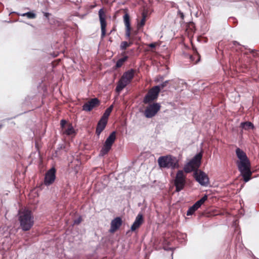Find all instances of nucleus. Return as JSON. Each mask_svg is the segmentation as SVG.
I'll list each match as a JSON object with an SVG mask.
<instances>
[{
	"mask_svg": "<svg viewBox=\"0 0 259 259\" xmlns=\"http://www.w3.org/2000/svg\"><path fill=\"white\" fill-rule=\"evenodd\" d=\"M168 83V80H166L164 82H163L162 83H161L160 85V90L162 89H163L165 87H166Z\"/></svg>",
	"mask_w": 259,
	"mask_h": 259,
	"instance_id": "obj_33",
	"label": "nucleus"
},
{
	"mask_svg": "<svg viewBox=\"0 0 259 259\" xmlns=\"http://www.w3.org/2000/svg\"><path fill=\"white\" fill-rule=\"evenodd\" d=\"M66 123L67 122L64 119H62L60 121V125L62 128L63 134L69 136L74 133V130L71 124L69 123L66 125Z\"/></svg>",
	"mask_w": 259,
	"mask_h": 259,
	"instance_id": "obj_14",
	"label": "nucleus"
},
{
	"mask_svg": "<svg viewBox=\"0 0 259 259\" xmlns=\"http://www.w3.org/2000/svg\"><path fill=\"white\" fill-rule=\"evenodd\" d=\"M100 103L99 100L96 98L91 99L84 104L82 106V110L88 112L91 111L95 107H98Z\"/></svg>",
	"mask_w": 259,
	"mask_h": 259,
	"instance_id": "obj_12",
	"label": "nucleus"
},
{
	"mask_svg": "<svg viewBox=\"0 0 259 259\" xmlns=\"http://www.w3.org/2000/svg\"><path fill=\"white\" fill-rule=\"evenodd\" d=\"M54 24L57 27H62L63 26V22L57 20H54Z\"/></svg>",
	"mask_w": 259,
	"mask_h": 259,
	"instance_id": "obj_31",
	"label": "nucleus"
},
{
	"mask_svg": "<svg viewBox=\"0 0 259 259\" xmlns=\"http://www.w3.org/2000/svg\"><path fill=\"white\" fill-rule=\"evenodd\" d=\"M186 184V175L183 170L177 171L174 180V185L176 187V192H179L183 190Z\"/></svg>",
	"mask_w": 259,
	"mask_h": 259,
	"instance_id": "obj_4",
	"label": "nucleus"
},
{
	"mask_svg": "<svg viewBox=\"0 0 259 259\" xmlns=\"http://www.w3.org/2000/svg\"><path fill=\"white\" fill-rule=\"evenodd\" d=\"M243 181L245 182H248L251 179L252 171L250 170V162L248 163H242L241 165L237 166Z\"/></svg>",
	"mask_w": 259,
	"mask_h": 259,
	"instance_id": "obj_8",
	"label": "nucleus"
},
{
	"mask_svg": "<svg viewBox=\"0 0 259 259\" xmlns=\"http://www.w3.org/2000/svg\"><path fill=\"white\" fill-rule=\"evenodd\" d=\"M125 54V52H123L121 54V55L123 57L120 59H119L116 62L115 67L116 68L121 67L123 64L125 63V61H126L128 58L127 56H124Z\"/></svg>",
	"mask_w": 259,
	"mask_h": 259,
	"instance_id": "obj_22",
	"label": "nucleus"
},
{
	"mask_svg": "<svg viewBox=\"0 0 259 259\" xmlns=\"http://www.w3.org/2000/svg\"><path fill=\"white\" fill-rule=\"evenodd\" d=\"M50 15V14L49 13H44V16L47 18H49Z\"/></svg>",
	"mask_w": 259,
	"mask_h": 259,
	"instance_id": "obj_37",
	"label": "nucleus"
},
{
	"mask_svg": "<svg viewBox=\"0 0 259 259\" xmlns=\"http://www.w3.org/2000/svg\"><path fill=\"white\" fill-rule=\"evenodd\" d=\"M194 177L202 186H207L209 183V178L207 175L200 170H196L194 172Z\"/></svg>",
	"mask_w": 259,
	"mask_h": 259,
	"instance_id": "obj_9",
	"label": "nucleus"
},
{
	"mask_svg": "<svg viewBox=\"0 0 259 259\" xmlns=\"http://www.w3.org/2000/svg\"><path fill=\"white\" fill-rule=\"evenodd\" d=\"M17 15L23 17H26L29 19H33L36 18V14L34 13V11L22 14H17Z\"/></svg>",
	"mask_w": 259,
	"mask_h": 259,
	"instance_id": "obj_23",
	"label": "nucleus"
},
{
	"mask_svg": "<svg viewBox=\"0 0 259 259\" xmlns=\"http://www.w3.org/2000/svg\"><path fill=\"white\" fill-rule=\"evenodd\" d=\"M131 28H125V36L127 38L130 39L131 36Z\"/></svg>",
	"mask_w": 259,
	"mask_h": 259,
	"instance_id": "obj_30",
	"label": "nucleus"
},
{
	"mask_svg": "<svg viewBox=\"0 0 259 259\" xmlns=\"http://www.w3.org/2000/svg\"><path fill=\"white\" fill-rule=\"evenodd\" d=\"M107 123V120L102 118L100 119V120H99L97 124L96 130V134L98 136H99L102 132L105 129Z\"/></svg>",
	"mask_w": 259,
	"mask_h": 259,
	"instance_id": "obj_17",
	"label": "nucleus"
},
{
	"mask_svg": "<svg viewBox=\"0 0 259 259\" xmlns=\"http://www.w3.org/2000/svg\"><path fill=\"white\" fill-rule=\"evenodd\" d=\"M135 73V70L131 69L125 72L122 76L124 77L126 80L131 82L134 77Z\"/></svg>",
	"mask_w": 259,
	"mask_h": 259,
	"instance_id": "obj_19",
	"label": "nucleus"
},
{
	"mask_svg": "<svg viewBox=\"0 0 259 259\" xmlns=\"http://www.w3.org/2000/svg\"><path fill=\"white\" fill-rule=\"evenodd\" d=\"M178 14L181 17L182 20H183L184 19V15L183 13L181 12V11L179 10L178 11Z\"/></svg>",
	"mask_w": 259,
	"mask_h": 259,
	"instance_id": "obj_35",
	"label": "nucleus"
},
{
	"mask_svg": "<svg viewBox=\"0 0 259 259\" xmlns=\"http://www.w3.org/2000/svg\"><path fill=\"white\" fill-rule=\"evenodd\" d=\"M122 221L121 218L116 217L111 222V227L110 229V233H114L122 225Z\"/></svg>",
	"mask_w": 259,
	"mask_h": 259,
	"instance_id": "obj_15",
	"label": "nucleus"
},
{
	"mask_svg": "<svg viewBox=\"0 0 259 259\" xmlns=\"http://www.w3.org/2000/svg\"><path fill=\"white\" fill-rule=\"evenodd\" d=\"M207 199V196L206 195H205L204 196H203L200 200L197 201L194 205L197 207L198 209L202 204H203L204 202Z\"/></svg>",
	"mask_w": 259,
	"mask_h": 259,
	"instance_id": "obj_27",
	"label": "nucleus"
},
{
	"mask_svg": "<svg viewBox=\"0 0 259 259\" xmlns=\"http://www.w3.org/2000/svg\"><path fill=\"white\" fill-rule=\"evenodd\" d=\"M147 104L144 112V115L146 118H152L160 110L161 105L158 103H150Z\"/></svg>",
	"mask_w": 259,
	"mask_h": 259,
	"instance_id": "obj_6",
	"label": "nucleus"
},
{
	"mask_svg": "<svg viewBox=\"0 0 259 259\" xmlns=\"http://www.w3.org/2000/svg\"><path fill=\"white\" fill-rule=\"evenodd\" d=\"M130 41L129 42H127V44H128L129 47L131 46L133 44V40L131 39V38L129 39Z\"/></svg>",
	"mask_w": 259,
	"mask_h": 259,
	"instance_id": "obj_36",
	"label": "nucleus"
},
{
	"mask_svg": "<svg viewBox=\"0 0 259 259\" xmlns=\"http://www.w3.org/2000/svg\"><path fill=\"white\" fill-rule=\"evenodd\" d=\"M99 17L101 24V37L104 38L106 35V28L107 26L106 12L103 9L99 11Z\"/></svg>",
	"mask_w": 259,
	"mask_h": 259,
	"instance_id": "obj_10",
	"label": "nucleus"
},
{
	"mask_svg": "<svg viewBox=\"0 0 259 259\" xmlns=\"http://www.w3.org/2000/svg\"><path fill=\"white\" fill-rule=\"evenodd\" d=\"M130 82L121 76L117 82L115 90L117 92L120 93Z\"/></svg>",
	"mask_w": 259,
	"mask_h": 259,
	"instance_id": "obj_18",
	"label": "nucleus"
},
{
	"mask_svg": "<svg viewBox=\"0 0 259 259\" xmlns=\"http://www.w3.org/2000/svg\"><path fill=\"white\" fill-rule=\"evenodd\" d=\"M19 220L22 229L24 231L29 230L34 224L33 217L31 211L25 210L20 214Z\"/></svg>",
	"mask_w": 259,
	"mask_h": 259,
	"instance_id": "obj_2",
	"label": "nucleus"
},
{
	"mask_svg": "<svg viewBox=\"0 0 259 259\" xmlns=\"http://www.w3.org/2000/svg\"><path fill=\"white\" fill-rule=\"evenodd\" d=\"M193 50L194 51V54L193 55L190 56V59L191 61L193 62L194 64H196L198 62H199L200 60V55L198 53L196 49L193 47Z\"/></svg>",
	"mask_w": 259,
	"mask_h": 259,
	"instance_id": "obj_21",
	"label": "nucleus"
},
{
	"mask_svg": "<svg viewBox=\"0 0 259 259\" xmlns=\"http://www.w3.org/2000/svg\"><path fill=\"white\" fill-rule=\"evenodd\" d=\"M116 139V132H112L106 140L105 143L100 151V155L104 156L107 154L111 148Z\"/></svg>",
	"mask_w": 259,
	"mask_h": 259,
	"instance_id": "obj_7",
	"label": "nucleus"
},
{
	"mask_svg": "<svg viewBox=\"0 0 259 259\" xmlns=\"http://www.w3.org/2000/svg\"><path fill=\"white\" fill-rule=\"evenodd\" d=\"M56 169L52 167L46 173L44 182L46 186H50L54 182L56 179Z\"/></svg>",
	"mask_w": 259,
	"mask_h": 259,
	"instance_id": "obj_11",
	"label": "nucleus"
},
{
	"mask_svg": "<svg viewBox=\"0 0 259 259\" xmlns=\"http://www.w3.org/2000/svg\"><path fill=\"white\" fill-rule=\"evenodd\" d=\"M82 221V218L79 217L77 219L74 220V224L76 225H79Z\"/></svg>",
	"mask_w": 259,
	"mask_h": 259,
	"instance_id": "obj_34",
	"label": "nucleus"
},
{
	"mask_svg": "<svg viewBox=\"0 0 259 259\" xmlns=\"http://www.w3.org/2000/svg\"><path fill=\"white\" fill-rule=\"evenodd\" d=\"M157 45H158V43L153 42V43H151V44L148 45V46L151 48V50L150 51L152 52H153V50L152 49L155 48V47Z\"/></svg>",
	"mask_w": 259,
	"mask_h": 259,
	"instance_id": "obj_32",
	"label": "nucleus"
},
{
	"mask_svg": "<svg viewBox=\"0 0 259 259\" xmlns=\"http://www.w3.org/2000/svg\"><path fill=\"white\" fill-rule=\"evenodd\" d=\"M197 209V207L194 204L193 205L188 209L187 212V215L189 216L193 214L194 213V212Z\"/></svg>",
	"mask_w": 259,
	"mask_h": 259,
	"instance_id": "obj_28",
	"label": "nucleus"
},
{
	"mask_svg": "<svg viewBox=\"0 0 259 259\" xmlns=\"http://www.w3.org/2000/svg\"><path fill=\"white\" fill-rule=\"evenodd\" d=\"M157 161L159 167L161 168H167L175 169L179 167L178 160L171 155L160 156L158 158Z\"/></svg>",
	"mask_w": 259,
	"mask_h": 259,
	"instance_id": "obj_1",
	"label": "nucleus"
},
{
	"mask_svg": "<svg viewBox=\"0 0 259 259\" xmlns=\"http://www.w3.org/2000/svg\"><path fill=\"white\" fill-rule=\"evenodd\" d=\"M236 154L237 157L240 160L237 162V166L241 165L242 163H248L250 162L246 153L242 150L237 148L236 149Z\"/></svg>",
	"mask_w": 259,
	"mask_h": 259,
	"instance_id": "obj_13",
	"label": "nucleus"
},
{
	"mask_svg": "<svg viewBox=\"0 0 259 259\" xmlns=\"http://www.w3.org/2000/svg\"><path fill=\"white\" fill-rule=\"evenodd\" d=\"M160 92L159 86H154L149 90L147 94L145 95L143 99V103L147 104L150 103H154L153 101L156 100L158 97Z\"/></svg>",
	"mask_w": 259,
	"mask_h": 259,
	"instance_id": "obj_5",
	"label": "nucleus"
},
{
	"mask_svg": "<svg viewBox=\"0 0 259 259\" xmlns=\"http://www.w3.org/2000/svg\"><path fill=\"white\" fill-rule=\"evenodd\" d=\"M202 153L200 152L197 154L184 167V171L186 173L192 171L198 170V168L201 164Z\"/></svg>",
	"mask_w": 259,
	"mask_h": 259,
	"instance_id": "obj_3",
	"label": "nucleus"
},
{
	"mask_svg": "<svg viewBox=\"0 0 259 259\" xmlns=\"http://www.w3.org/2000/svg\"><path fill=\"white\" fill-rule=\"evenodd\" d=\"M144 223V218L142 214L139 213L136 218L135 221L131 226V230L135 231L138 229Z\"/></svg>",
	"mask_w": 259,
	"mask_h": 259,
	"instance_id": "obj_16",
	"label": "nucleus"
},
{
	"mask_svg": "<svg viewBox=\"0 0 259 259\" xmlns=\"http://www.w3.org/2000/svg\"><path fill=\"white\" fill-rule=\"evenodd\" d=\"M147 15L148 11L146 10H144L142 13V19L137 24V27L138 29H140L145 25Z\"/></svg>",
	"mask_w": 259,
	"mask_h": 259,
	"instance_id": "obj_20",
	"label": "nucleus"
},
{
	"mask_svg": "<svg viewBox=\"0 0 259 259\" xmlns=\"http://www.w3.org/2000/svg\"><path fill=\"white\" fill-rule=\"evenodd\" d=\"M113 105L112 104L108 108H107L101 118L104 119L105 120L107 121L109 115H110L112 111L113 110Z\"/></svg>",
	"mask_w": 259,
	"mask_h": 259,
	"instance_id": "obj_25",
	"label": "nucleus"
},
{
	"mask_svg": "<svg viewBox=\"0 0 259 259\" xmlns=\"http://www.w3.org/2000/svg\"><path fill=\"white\" fill-rule=\"evenodd\" d=\"M124 22L125 26V28H131L130 23V17L127 13H126L123 16Z\"/></svg>",
	"mask_w": 259,
	"mask_h": 259,
	"instance_id": "obj_26",
	"label": "nucleus"
},
{
	"mask_svg": "<svg viewBox=\"0 0 259 259\" xmlns=\"http://www.w3.org/2000/svg\"><path fill=\"white\" fill-rule=\"evenodd\" d=\"M240 127L245 130H248L249 129H253L254 125L250 121H246L241 122L240 124Z\"/></svg>",
	"mask_w": 259,
	"mask_h": 259,
	"instance_id": "obj_24",
	"label": "nucleus"
},
{
	"mask_svg": "<svg viewBox=\"0 0 259 259\" xmlns=\"http://www.w3.org/2000/svg\"><path fill=\"white\" fill-rule=\"evenodd\" d=\"M1 127H2V125H0V128H1Z\"/></svg>",
	"mask_w": 259,
	"mask_h": 259,
	"instance_id": "obj_38",
	"label": "nucleus"
},
{
	"mask_svg": "<svg viewBox=\"0 0 259 259\" xmlns=\"http://www.w3.org/2000/svg\"><path fill=\"white\" fill-rule=\"evenodd\" d=\"M128 47H129L127 41H122L120 44V48L122 50H126Z\"/></svg>",
	"mask_w": 259,
	"mask_h": 259,
	"instance_id": "obj_29",
	"label": "nucleus"
}]
</instances>
